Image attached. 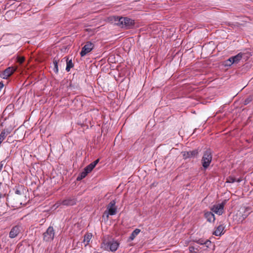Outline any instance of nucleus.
Instances as JSON below:
<instances>
[{"label": "nucleus", "instance_id": "9d476101", "mask_svg": "<svg viewBox=\"0 0 253 253\" xmlns=\"http://www.w3.org/2000/svg\"><path fill=\"white\" fill-rule=\"evenodd\" d=\"M198 152L197 150L182 152L183 157L184 159L195 158L198 155Z\"/></svg>", "mask_w": 253, "mask_h": 253}, {"label": "nucleus", "instance_id": "393cba45", "mask_svg": "<svg viewBox=\"0 0 253 253\" xmlns=\"http://www.w3.org/2000/svg\"><path fill=\"white\" fill-rule=\"evenodd\" d=\"M53 70L56 73H57L58 72V63L57 61L55 59L53 60Z\"/></svg>", "mask_w": 253, "mask_h": 253}, {"label": "nucleus", "instance_id": "20e7f679", "mask_svg": "<svg viewBox=\"0 0 253 253\" xmlns=\"http://www.w3.org/2000/svg\"><path fill=\"white\" fill-rule=\"evenodd\" d=\"M116 203L115 200H112L107 206V211H105L104 213V214H106L107 217L109 216V215H113L116 214L117 208L115 206Z\"/></svg>", "mask_w": 253, "mask_h": 253}, {"label": "nucleus", "instance_id": "f704fd0d", "mask_svg": "<svg viewBox=\"0 0 253 253\" xmlns=\"http://www.w3.org/2000/svg\"><path fill=\"white\" fill-rule=\"evenodd\" d=\"M3 215V213H1L0 212V216H1Z\"/></svg>", "mask_w": 253, "mask_h": 253}, {"label": "nucleus", "instance_id": "39448f33", "mask_svg": "<svg viewBox=\"0 0 253 253\" xmlns=\"http://www.w3.org/2000/svg\"><path fill=\"white\" fill-rule=\"evenodd\" d=\"M54 230L53 228L49 226L46 231L43 233V239L44 241L49 242L52 240L54 237Z\"/></svg>", "mask_w": 253, "mask_h": 253}, {"label": "nucleus", "instance_id": "72a5a7b5", "mask_svg": "<svg viewBox=\"0 0 253 253\" xmlns=\"http://www.w3.org/2000/svg\"><path fill=\"white\" fill-rule=\"evenodd\" d=\"M3 126V122H1L0 121V126Z\"/></svg>", "mask_w": 253, "mask_h": 253}, {"label": "nucleus", "instance_id": "ddd939ff", "mask_svg": "<svg viewBox=\"0 0 253 253\" xmlns=\"http://www.w3.org/2000/svg\"><path fill=\"white\" fill-rule=\"evenodd\" d=\"M11 130L8 128L3 129L0 133V140L2 142L6 136L11 133Z\"/></svg>", "mask_w": 253, "mask_h": 253}, {"label": "nucleus", "instance_id": "7c9ffc66", "mask_svg": "<svg viewBox=\"0 0 253 253\" xmlns=\"http://www.w3.org/2000/svg\"><path fill=\"white\" fill-rule=\"evenodd\" d=\"M2 167H3V164L1 163H0V171L2 169Z\"/></svg>", "mask_w": 253, "mask_h": 253}, {"label": "nucleus", "instance_id": "2f4dec72", "mask_svg": "<svg viewBox=\"0 0 253 253\" xmlns=\"http://www.w3.org/2000/svg\"><path fill=\"white\" fill-rule=\"evenodd\" d=\"M15 193L17 194H20V191L19 190H16Z\"/></svg>", "mask_w": 253, "mask_h": 253}, {"label": "nucleus", "instance_id": "7ed1b4c3", "mask_svg": "<svg viewBox=\"0 0 253 253\" xmlns=\"http://www.w3.org/2000/svg\"><path fill=\"white\" fill-rule=\"evenodd\" d=\"M211 160V152L210 150H207L204 152L201 160L202 165L205 169H207L209 167Z\"/></svg>", "mask_w": 253, "mask_h": 253}, {"label": "nucleus", "instance_id": "b1692460", "mask_svg": "<svg viewBox=\"0 0 253 253\" xmlns=\"http://www.w3.org/2000/svg\"><path fill=\"white\" fill-rule=\"evenodd\" d=\"M88 172L87 171H86L84 169V171H82L80 174L78 176V177H77V179L78 180H80L81 179H82L83 178H84L86 175L87 174H88Z\"/></svg>", "mask_w": 253, "mask_h": 253}, {"label": "nucleus", "instance_id": "aec40b11", "mask_svg": "<svg viewBox=\"0 0 253 253\" xmlns=\"http://www.w3.org/2000/svg\"><path fill=\"white\" fill-rule=\"evenodd\" d=\"M224 227L223 225H219L213 232V234L215 236H220L222 234Z\"/></svg>", "mask_w": 253, "mask_h": 253}, {"label": "nucleus", "instance_id": "cd10ccee", "mask_svg": "<svg viewBox=\"0 0 253 253\" xmlns=\"http://www.w3.org/2000/svg\"><path fill=\"white\" fill-rule=\"evenodd\" d=\"M189 250L190 253H198L197 252L195 251V247L194 246H190Z\"/></svg>", "mask_w": 253, "mask_h": 253}, {"label": "nucleus", "instance_id": "a878e982", "mask_svg": "<svg viewBox=\"0 0 253 253\" xmlns=\"http://www.w3.org/2000/svg\"><path fill=\"white\" fill-rule=\"evenodd\" d=\"M25 60V58L23 56H17V61L20 64L23 63Z\"/></svg>", "mask_w": 253, "mask_h": 253}, {"label": "nucleus", "instance_id": "a211bd4d", "mask_svg": "<svg viewBox=\"0 0 253 253\" xmlns=\"http://www.w3.org/2000/svg\"><path fill=\"white\" fill-rule=\"evenodd\" d=\"M195 242L200 245H205L207 248H208L210 245L211 244V242L209 240H207L206 241H204V240L201 239H199L198 240L195 241Z\"/></svg>", "mask_w": 253, "mask_h": 253}, {"label": "nucleus", "instance_id": "473e14b6", "mask_svg": "<svg viewBox=\"0 0 253 253\" xmlns=\"http://www.w3.org/2000/svg\"><path fill=\"white\" fill-rule=\"evenodd\" d=\"M195 250L199 251V247L195 246Z\"/></svg>", "mask_w": 253, "mask_h": 253}, {"label": "nucleus", "instance_id": "4468645a", "mask_svg": "<svg viewBox=\"0 0 253 253\" xmlns=\"http://www.w3.org/2000/svg\"><path fill=\"white\" fill-rule=\"evenodd\" d=\"M99 160L97 159L93 162L90 164L89 165H88L87 167H86L84 169L88 172V173H89L92 171V170L93 169V168L95 167V166L98 164L99 162Z\"/></svg>", "mask_w": 253, "mask_h": 253}, {"label": "nucleus", "instance_id": "bb28decb", "mask_svg": "<svg viewBox=\"0 0 253 253\" xmlns=\"http://www.w3.org/2000/svg\"><path fill=\"white\" fill-rule=\"evenodd\" d=\"M234 63L232 62V59L231 57L225 61V65L230 66L232 65Z\"/></svg>", "mask_w": 253, "mask_h": 253}, {"label": "nucleus", "instance_id": "6ab92c4d", "mask_svg": "<svg viewBox=\"0 0 253 253\" xmlns=\"http://www.w3.org/2000/svg\"><path fill=\"white\" fill-rule=\"evenodd\" d=\"M91 238L92 234L91 233H87L84 235L83 243H84L85 247H86L88 244Z\"/></svg>", "mask_w": 253, "mask_h": 253}, {"label": "nucleus", "instance_id": "423d86ee", "mask_svg": "<svg viewBox=\"0 0 253 253\" xmlns=\"http://www.w3.org/2000/svg\"><path fill=\"white\" fill-rule=\"evenodd\" d=\"M226 200L220 204L214 205L211 208V210L218 215H221L223 212V209Z\"/></svg>", "mask_w": 253, "mask_h": 253}, {"label": "nucleus", "instance_id": "c85d7f7f", "mask_svg": "<svg viewBox=\"0 0 253 253\" xmlns=\"http://www.w3.org/2000/svg\"><path fill=\"white\" fill-rule=\"evenodd\" d=\"M251 101V100L250 98H247V99H245V100L244 101V104L247 105L248 104H249L250 103V102Z\"/></svg>", "mask_w": 253, "mask_h": 253}, {"label": "nucleus", "instance_id": "0eeeda50", "mask_svg": "<svg viewBox=\"0 0 253 253\" xmlns=\"http://www.w3.org/2000/svg\"><path fill=\"white\" fill-rule=\"evenodd\" d=\"M123 20V24L121 28H124L126 29L132 28L134 25V21L128 17H124Z\"/></svg>", "mask_w": 253, "mask_h": 253}, {"label": "nucleus", "instance_id": "dca6fc26", "mask_svg": "<svg viewBox=\"0 0 253 253\" xmlns=\"http://www.w3.org/2000/svg\"><path fill=\"white\" fill-rule=\"evenodd\" d=\"M243 55H244V54H243L242 53H239L237 55H236L234 56L231 57V59H232V63H238L240 61V60L242 59Z\"/></svg>", "mask_w": 253, "mask_h": 253}, {"label": "nucleus", "instance_id": "4be33fe9", "mask_svg": "<svg viewBox=\"0 0 253 253\" xmlns=\"http://www.w3.org/2000/svg\"><path fill=\"white\" fill-rule=\"evenodd\" d=\"M242 180V179L240 178L236 179V178L234 177L233 176H230L227 178L226 182L228 183H233L235 182H240Z\"/></svg>", "mask_w": 253, "mask_h": 253}, {"label": "nucleus", "instance_id": "f03ea898", "mask_svg": "<svg viewBox=\"0 0 253 253\" xmlns=\"http://www.w3.org/2000/svg\"><path fill=\"white\" fill-rule=\"evenodd\" d=\"M252 212L250 207H242L238 211L236 214L237 216H239V222H243Z\"/></svg>", "mask_w": 253, "mask_h": 253}, {"label": "nucleus", "instance_id": "412c9836", "mask_svg": "<svg viewBox=\"0 0 253 253\" xmlns=\"http://www.w3.org/2000/svg\"><path fill=\"white\" fill-rule=\"evenodd\" d=\"M140 230L139 229H135L131 234L130 236L129 237V240L130 241H132L138 235V234L140 232Z\"/></svg>", "mask_w": 253, "mask_h": 253}, {"label": "nucleus", "instance_id": "f8f14e48", "mask_svg": "<svg viewBox=\"0 0 253 253\" xmlns=\"http://www.w3.org/2000/svg\"><path fill=\"white\" fill-rule=\"evenodd\" d=\"M76 204V200L75 198H69L64 200H63L60 205H63L64 206H73Z\"/></svg>", "mask_w": 253, "mask_h": 253}, {"label": "nucleus", "instance_id": "f257e3e1", "mask_svg": "<svg viewBox=\"0 0 253 253\" xmlns=\"http://www.w3.org/2000/svg\"><path fill=\"white\" fill-rule=\"evenodd\" d=\"M119 246V244L116 241H104L101 244V248L106 251L115 252L118 249Z\"/></svg>", "mask_w": 253, "mask_h": 253}, {"label": "nucleus", "instance_id": "5701e85b", "mask_svg": "<svg viewBox=\"0 0 253 253\" xmlns=\"http://www.w3.org/2000/svg\"><path fill=\"white\" fill-rule=\"evenodd\" d=\"M66 70L67 72L70 71L71 68H73L74 67V64L72 62V60H68V59H67L66 60Z\"/></svg>", "mask_w": 253, "mask_h": 253}, {"label": "nucleus", "instance_id": "c756f323", "mask_svg": "<svg viewBox=\"0 0 253 253\" xmlns=\"http://www.w3.org/2000/svg\"><path fill=\"white\" fill-rule=\"evenodd\" d=\"M3 87V83L2 82H0V91L2 88Z\"/></svg>", "mask_w": 253, "mask_h": 253}, {"label": "nucleus", "instance_id": "1a4fd4ad", "mask_svg": "<svg viewBox=\"0 0 253 253\" xmlns=\"http://www.w3.org/2000/svg\"><path fill=\"white\" fill-rule=\"evenodd\" d=\"M17 69V68L14 67H9L7 68L2 73L1 77L4 79H7L10 77Z\"/></svg>", "mask_w": 253, "mask_h": 253}, {"label": "nucleus", "instance_id": "f3484780", "mask_svg": "<svg viewBox=\"0 0 253 253\" xmlns=\"http://www.w3.org/2000/svg\"><path fill=\"white\" fill-rule=\"evenodd\" d=\"M205 216L207 220L210 222H213L215 220L214 215L211 212H207L205 213Z\"/></svg>", "mask_w": 253, "mask_h": 253}, {"label": "nucleus", "instance_id": "6e6552de", "mask_svg": "<svg viewBox=\"0 0 253 253\" xmlns=\"http://www.w3.org/2000/svg\"><path fill=\"white\" fill-rule=\"evenodd\" d=\"M93 44L90 42H88L82 48V51L80 52L81 56L83 57L87 53L90 52L93 48Z\"/></svg>", "mask_w": 253, "mask_h": 253}, {"label": "nucleus", "instance_id": "9b49d317", "mask_svg": "<svg viewBox=\"0 0 253 253\" xmlns=\"http://www.w3.org/2000/svg\"><path fill=\"white\" fill-rule=\"evenodd\" d=\"M20 227L18 226H15L12 227L9 232V237L10 238H14L16 237L20 233Z\"/></svg>", "mask_w": 253, "mask_h": 253}, {"label": "nucleus", "instance_id": "2eb2a0df", "mask_svg": "<svg viewBox=\"0 0 253 253\" xmlns=\"http://www.w3.org/2000/svg\"><path fill=\"white\" fill-rule=\"evenodd\" d=\"M124 17H119V16H114L112 18V20H113L115 24L120 26L121 27V26L123 24V20Z\"/></svg>", "mask_w": 253, "mask_h": 253}]
</instances>
